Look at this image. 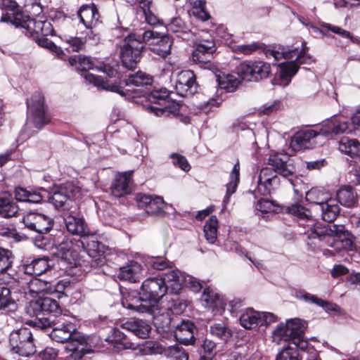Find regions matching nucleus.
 Listing matches in <instances>:
<instances>
[{
  "mask_svg": "<svg viewBox=\"0 0 360 360\" xmlns=\"http://www.w3.org/2000/svg\"><path fill=\"white\" fill-rule=\"evenodd\" d=\"M27 313L32 316H38L41 313L60 314V307L56 300L45 297L32 300L26 307Z\"/></svg>",
  "mask_w": 360,
  "mask_h": 360,
  "instance_id": "dca6fc26",
  "label": "nucleus"
},
{
  "mask_svg": "<svg viewBox=\"0 0 360 360\" xmlns=\"http://www.w3.org/2000/svg\"><path fill=\"white\" fill-rule=\"evenodd\" d=\"M253 80L257 81L269 76L271 72L270 64L262 61L252 62Z\"/></svg>",
  "mask_w": 360,
  "mask_h": 360,
  "instance_id": "3c124183",
  "label": "nucleus"
},
{
  "mask_svg": "<svg viewBox=\"0 0 360 360\" xmlns=\"http://www.w3.org/2000/svg\"><path fill=\"white\" fill-rule=\"evenodd\" d=\"M64 316H60L59 319H56L55 315L49 314L47 317H41L37 321L34 322V325L38 327L46 328L49 327L65 329L69 325H74L70 322H68L64 320Z\"/></svg>",
  "mask_w": 360,
  "mask_h": 360,
  "instance_id": "72a5a7b5",
  "label": "nucleus"
},
{
  "mask_svg": "<svg viewBox=\"0 0 360 360\" xmlns=\"http://www.w3.org/2000/svg\"><path fill=\"white\" fill-rule=\"evenodd\" d=\"M69 63L71 65H76L77 70L82 71L93 70L95 67L94 61L90 58L80 55L70 57Z\"/></svg>",
  "mask_w": 360,
  "mask_h": 360,
  "instance_id": "09e8293b",
  "label": "nucleus"
},
{
  "mask_svg": "<svg viewBox=\"0 0 360 360\" xmlns=\"http://www.w3.org/2000/svg\"><path fill=\"white\" fill-rule=\"evenodd\" d=\"M80 22L88 29L96 26L98 22L100 15L94 4H84L77 11Z\"/></svg>",
  "mask_w": 360,
  "mask_h": 360,
  "instance_id": "393cba45",
  "label": "nucleus"
},
{
  "mask_svg": "<svg viewBox=\"0 0 360 360\" xmlns=\"http://www.w3.org/2000/svg\"><path fill=\"white\" fill-rule=\"evenodd\" d=\"M143 271L141 264L135 261H130L120 268L118 278L130 283H137L143 278Z\"/></svg>",
  "mask_w": 360,
  "mask_h": 360,
  "instance_id": "412c9836",
  "label": "nucleus"
},
{
  "mask_svg": "<svg viewBox=\"0 0 360 360\" xmlns=\"http://www.w3.org/2000/svg\"><path fill=\"white\" fill-rule=\"evenodd\" d=\"M336 198L340 205L347 207L354 206L356 201V195L350 186L340 187L337 191Z\"/></svg>",
  "mask_w": 360,
  "mask_h": 360,
  "instance_id": "f704fd0d",
  "label": "nucleus"
},
{
  "mask_svg": "<svg viewBox=\"0 0 360 360\" xmlns=\"http://www.w3.org/2000/svg\"><path fill=\"white\" fill-rule=\"evenodd\" d=\"M166 27L167 31L176 34L179 37L184 40H188L193 36L188 26L180 17L171 19Z\"/></svg>",
  "mask_w": 360,
  "mask_h": 360,
  "instance_id": "c85d7f7f",
  "label": "nucleus"
},
{
  "mask_svg": "<svg viewBox=\"0 0 360 360\" xmlns=\"http://www.w3.org/2000/svg\"><path fill=\"white\" fill-rule=\"evenodd\" d=\"M18 295L6 287L0 288V311L5 313L15 311L18 309Z\"/></svg>",
  "mask_w": 360,
  "mask_h": 360,
  "instance_id": "bb28decb",
  "label": "nucleus"
},
{
  "mask_svg": "<svg viewBox=\"0 0 360 360\" xmlns=\"http://www.w3.org/2000/svg\"><path fill=\"white\" fill-rule=\"evenodd\" d=\"M149 264L152 268L159 271H162L167 268H169L172 264L169 260L162 257L153 258L149 262Z\"/></svg>",
  "mask_w": 360,
  "mask_h": 360,
  "instance_id": "0e129e2a",
  "label": "nucleus"
},
{
  "mask_svg": "<svg viewBox=\"0 0 360 360\" xmlns=\"http://www.w3.org/2000/svg\"><path fill=\"white\" fill-rule=\"evenodd\" d=\"M6 5L5 13H3L1 22H10L16 27L25 30V34L32 38L39 46L46 48L57 55L63 53V50L57 46L46 37L52 35L53 30L48 21L35 20L19 11L15 1H8Z\"/></svg>",
  "mask_w": 360,
  "mask_h": 360,
  "instance_id": "f03ea898",
  "label": "nucleus"
},
{
  "mask_svg": "<svg viewBox=\"0 0 360 360\" xmlns=\"http://www.w3.org/2000/svg\"><path fill=\"white\" fill-rule=\"evenodd\" d=\"M163 355L167 358L174 360H188V354L178 345L166 347L165 346Z\"/></svg>",
  "mask_w": 360,
  "mask_h": 360,
  "instance_id": "8fccbe9b",
  "label": "nucleus"
},
{
  "mask_svg": "<svg viewBox=\"0 0 360 360\" xmlns=\"http://www.w3.org/2000/svg\"><path fill=\"white\" fill-rule=\"evenodd\" d=\"M286 212L292 215L296 216L303 220H311V212L300 204L295 203L288 205L285 208Z\"/></svg>",
  "mask_w": 360,
  "mask_h": 360,
  "instance_id": "603ef678",
  "label": "nucleus"
},
{
  "mask_svg": "<svg viewBox=\"0 0 360 360\" xmlns=\"http://www.w3.org/2000/svg\"><path fill=\"white\" fill-rule=\"evenodd\" d=\"M195 330L196 328L192 321L182 320L175 327L174 337L181 344L185 345H193L195 341L194 337Z\"/></svg>",
  "mask_w": 360,
  "mask_h": 360,
  "instance_id": "6ab92c4d",
  "label": "nucleus"
},
{
  "mask_svg": "<svg viewBox=\"0 0 360 360\" xmlns=\"http://www.w3.org/2000/svg\"><path fill=\"white\" fill-rule=\"evenodd\" d=\"M260 49H262V44L258 42H252L251 44L236 46L234 50L245 55H250Z\"/></svg>",
  "mask_w": 360,
  "mask_h": 360,
  "instance_id": "052dcab7",
  "label": "nucleus"
},
{
  "mask_svg": "<svg viewBox=\"0 0 360 360\" xmlns=\"http://www.w3.org/2000/svg\"><path fill=\"white\" fill-rule=\"evenodd\" d=\"M19 210L18 206L10 195L3 193L0 195V216L4 218L15 217Z\"/></svg>",
  "mask_w": 360,
  "mask_h": 360,
  "instance_id": "7c9ffc66",
  "label": "nucleus"
},
{
  "mask_svg": "<svg viewBox=\"0 0 360 360\" xmlns=\"http://www.w3.org/2000/svg\"><path fill=\"white\" fill-rule=\"evenodd\" d=\"M319 136V129L299 131L292 136L290 146L294 151L312 148L316 144L315 139Z\"/></svg>",
  "mask_w": 360,
  "mask_h": 360,
  "instance_id": "f3484780",
  "label": "nucleus"
},
{
  "mask_svg": "<svg viewBox=\"0 0 360 360\" xmlns=\"http://www.w3.org/2000/svg\"><path fill=\"white\" fill-rule=\"evenodd\" d=\"M75 330V325H69L65 329L53 328L49 336L57 342L69 340L65 347V350L72 359L78 360L85 354L89 353L90 350L86 349V344L84 337L72 338V333Z\"/></svg>",
  "mask_w": 360,
  "mask_h": 360,
  "instance_id": "423d86ee",
  "label": "nucleus"
},
{
  "mask_svg": "<svg viewBox=\"0 0 360 360\" xmlns=\"http://www.w3.org/2000/svg\"><path fill=\"white\" fill-rule=\"evenodd\" d=\"M65 42L72 51H79L84 49L85 41L77 37H69L65 39Z\"/></svg>",
  "mask_w": 360,
  "mask_h": 360,
  "instance_id": "338daca9",
  "label": "nucleus"
},
{
  "mask_svg": "<svg viewBox=\"0 0 360 360\" xmlns=\"http://www.w3.org/2000/svg\"><path fill=\"white\" fill-rule=\"evenodd\" d=\"M292 56L295 60L292 59L289 62L281 63L278 65L279 77L285 82V84H288L296 74L299 64H309L313 61L310 56L307 55L304 52H299L298 50L297 54H292Z\"/></svg>",
  "mask_w": 360,
  "mask_h": 360,
  "instance_id": "ddd939ff",
  "label": "nucleus"
},
{
  "mask_svg": "<svg viewBox=\"0 0 360 360\" xmlns=\"http://www.w3.org/2000/svg\"><path fill=\"white\" fill-rule=\"evenodd\" d=\"M209 331L212 336L224 342L228 341L232 336L231 329L224 322L212 323Z\"/></svg>",
  "mask_w": 360,
  "mask_h": 360,
  "instance_id": "79ce46f5",
  "label": "nucleus"
},
{
  "mask_svg": "<svg viewBox=\"0 0 360 360\" xmlns=\"http://www.w3.org/2000/svg\"><path fill=\"white\" fill-rule=\"evenodd\" d=\"M297 49L290 50L288 51H279L276 50H268L266 53V56H272L276 60H278L281 58H283L287 60H292L293 59L292 54H297Z\"/></svg>",
  "mask_w": 360,
  "mask_h": 360,
  "instance_id": "bf43d9fd",
  "label": "nucleus"
},
{
  "mask_svg": "<svg viewBox=\"0 0 360 360\" xmlns=\"http://www.w3.org/2000/svg\"><path fill=\"white\" fill-rule=\"evenodd\" d=\"M12 252L0 247V272L9 269L12 265Z\"/></svg>",
  "mask_w": 360,
  "mask_h": 360,
  "instance_id": "4d7b16f0",
  "label": "nucleus"
},
{
  "mask_svg": "<svg viewBox=\"0 0 360 360\" xmlns=\"http://www.w3.org/2000/svg\"><path fill=\"white\" fill-rule=\"evenodd\" d=\"M272 338L273 341L278 345L281 344L282 341L289 342L290 344H292V339L287 323H281L276 326V329L273 331Z\"/></svg>",
  "mask_w": 360,
  "mask_h": 360,
  "instance_id": "de8ad7c7",
  "label": "nucleus"
},
{
  "mask_svg": "<svg viewBox=\"0 0 360 360\" xmlns=\"http://www.w3.org/2000/svg\"><path fill=\"white\" fill-rule=\"evenodd\" d=\"M184 275L178 269H170L164 274L162 279L167 284V290L169 289L172 293L177 294L182 287Z\"/></svg>",
  "mask_w": 360,
  "mask_h": 360,
  "instance_id": "c756f323",
  "label": "nucleus"
},
{
  "mask_svg": "<svg viewBox=\"0 0 360 360\" xmlns=\"http://www.w3.org/2000/svg\"><path fill=\"white\" fill-rule=\"evenodd\" d=\"M236 70L241 80L253 81L252 61L240 63Z\"/></svg>",
  "mask_w": 360,
  "mask_h": 360,
  "instance_id": "5fc2aeb1",
  "label": "nucleus"
},
{
  "mask_svg": "<svg viewBox=\"0 0 360 360\" xmlns=\"http://www.w3.org/2000/svg\"><path fill=\"white\" fill-rule=\"evenodd\" d=\"M151 198V195L139 193L136 194L134 199L136 202L137 206L139 208L145 210L146 211V208H148V205L150 202Z\"/></svg>",
  "mask_w": 360,
  "mask_h": 360,
  "instance_id": "774afa93",
  "label": "nucleus"
},
{
  "mask_svg": "<svg viewBox=\"0 0 360 360\" xmlns=\"http://www.w3.org/2000/svg\"><path fill=\"white\" fill-rule=\"evenodd\" d=\"M85 79L89 83L94 84L96 86L105 90L117 92L129 98L130 93L136 94L138 96H141V91L139 89H134L133 86L139 87L150 85L153 83V78L143 72H138L134 75H129L125 80L126 86L128 88L124 91L121 90L120 86L115 84H110L108 81L104 80L98 76H95L91 73L84 75Z\"/></svg>",
  "mask_w": 360,
  "mask_h": 360,
  "instance_id": "39448f33",
  "label": "nucleus"
},
{
  "mask_svg": "<svg viewBox=\"0 0 360 360\" xmlns=\"http://www.w3.org/2000/svg\"><path fill=\"white\" fill-rule=\"evenodd\" d=\"M330 199L329 194L323 189L313 188L306 193V200L320 207Z\"/></svg>",
  "mask_w": 360,
  "mask_h": 360,
  "instance_id": "c03bdc74",
  "label": "nucleus"
},
{
  "mask_svg": "<svg viewBox=\"0 0 360 360\" xmlns=\"http://www.w3.org/2000/svg\"><path fill=\"white\" fill-rule=\"evenodd\" d=\"M216 51L214 42L210 39L201 40L192 53V60L200 67L212 70L214 72L217 68L210 63L213 53Z\"/></svg>",
  "mask_w": 360,
  "mask_h": 360,
  "instance_id": "f8f14e48",
  "label": "nucleus"
},
{
  "mask_svg": "<svg viewBox=\"0 0 360 360\" xmlns=\"http://www.w3.org/2000/svg\"><path fill=\"white\" fill-rule=\"evenodd\" d=\"M200 301L202 304L206 308H222L225 304L221 295H219L214 289L210 287L205 288L201 295Z\"/></svg>",
  "mask_w": 360,
  "mask_h": 360,
  "instance_id": "cd10ccee",
  "label": "nucleus"
},
{
  "mask_svg": "<svg viewBox=\"0 0 360 360\" xmlns=\"http://www.w3.org/2000/svg\"><path fill=\"white\" fill-rule=\"evenodd\" d=\"M323 220L328 222L333 221L340 213V208L335 199L330 198L321 207Z\"/></svg>",
  "mask_w": 360,
  "mask_h": 360,
  "instance_id": "ea45409f",
  "label": "nucleus"
},
{
  "mask_svg": "<svg viewBox=\"0 0 360 360\" xmlns=\"http://www.w3.org/2000/svg\"><path fill=\"white\" fill-rule=\"evenodd\" d=\"M120 327L142 339L147 338L151 330L150 324L146 321L139 319H129L122 323Z\"/></svg>",
  "mask_w": 360,
  "mask_h": 360,
  "instance_id": "5701e85b",
  "label": "nucleus"
},
{
  "mask_svg": "<svg viewBox=\"0 0 360 360\" xmlns=\"http://www.w3.org/2000/svg\"><path fill=\"white\" fill-rule=\"evenodd\" d=\"M298 347L288 345L277 354L275 360H300L297 350Z\"/></svg>",
  "mask_w": 360,
  "mask_h": 360,
  "instance_id": "6e6d98bb",
  "label": "nucleus"
},
{
  "mask_svg": "<svg viewBox=\"0 0 360 360\" xmlns=\"http://www.w3.org/2000/svg\"><path fill=\"white\" fill-rule=\"evenodd\" d=\"M50 268L46 258H38L31 263L24 265L23 269L26 274L39 276L45 273Z\"/></svg>",
  "mask_w": 360,
  "mask_h": 360,
  "instance_id": "4c0bfd02",
  "label": "nucleus"
},
{
  "mask_svg": "<svg viewBox=\"0 0 360 360\" xmlns=\"http://www.w3.org/2000/svg\"><path fill=\"white\" fill-rule=\"evenodd\" d=\"M48 283L41 280L34 278L27 284L28 292L31 296H38L40 293H51L52 288L51 286L47 287Z\"/></svg>",
  "mask_w": 360,
  "mask_h": 360,
  "instance_id": "49530a36",
  "label": "nucleus"
},
{
  "mask_svg": "<svg viewBox=\"0 0 360 360\" xmlns=\"http://www.w3.org/2000/svg\"><path fill=\"white\" fill-rule=\"evenodd\" d=\"M174 89L181 96H193L198 90L195 75L191 70H183L178 73L175 79Z\"/></svg>",
  "mask_w": 360,
  "mask_h": 360,
  "instance_id": "2eb2a0df",
  "label": "nucleus"
},
{
  "mask_svg": "<svg viewBox=\"0 0 360 360\" xmlns=\"http://www.w3.org/2000/svg\"><path fill=\"white\" fill-rule=\"evenodd\" d=\"M114 347L117 349H132L135 347V343L129 340L127 335L118 328H113L111 330V335L109 336Z\"/></svg>",
  "mask_w": 360,
  "mask_h": 360,
  "instance_id": "e433bc0d",
  "label": "nucleus"
},
{
  "mask_svg": "<svg viewBox=\"0 0 360 360\" xmlns=\"http://www.w3.org/2000/svg\"><path fill=\"white\" fill-rule=\"evenodd\" d=\"M218 220L216 216H212L204 225L205 237L208 243L213 244L217 238Z\"/></svg>",
  "mask_w": 360,
  "mask_h": 360,
  "instance_id": "a18cd8bd",
  "label": "nucleus"
},
{
  "mask_svg": "<svg viewBox=\"0 0 360 360\" xmlns=\"http://www.w3.org/2000/svg\"><path fill=\"white\" fill-rule=\"evenodd\" d=\"M78 191V188L71 184H66L56 189L53 193L49 194V201L56 207H60L73 198Z\"/></svg>",
  "mask_w": 360,
  "mask_h": 360,
  "instance_id": "a211bd4d",
  "label": "nucleus"
},
{
  "mask_svg": "<svg viewBox=\"0 0 360 360\" xmlns=\"http://www.w3.org/2000/svg\"><path fill=\"white\" fill-rule=\"evenodd\" d=\"M132 350H138L141 355L162 354L165 346L158 342L148 340L142 344L136 345Z\"/></svg>",
  "mask_w": 360,
  "mask_h": 360,
  "instance_id": "58836bf2",
  "label": "nucleus"
},
{
  "mask_svg": "<svg viewBox=\"0 0 360 360\" xmlns=\"http://www.w3.org/2000/svg\"><path fill=\"white\" fill-rule=\"evenodd\" d=\"M296 297L300 300L305 301L306 302L315 304L316 305L322 303V299L319 298L318 297L314 295L308 293L304 290L297 291L296 292Z\"/></svg>",
  "mask_w": 360,
  "mask_h": 360,
  "instance_id": "69168bd1",
  "label": "nucleus"
},
{
  "mask_svg": "<svg viewBox=\"0 0 360 360\" xmlns=\"http://www.w3.org/2000/svg\"><path fill=\"white\" fill-rule=\"evenodd\" d=\"M63 224L69 233L84 238V240L78 241L79 243L78 247H81L89 257L94 259V262L97 265H102L104 261L99 251L100 243L94 240L89 242L85 241V238L89 236L91 232L84 219L70 214H64Z\"/></svg>",
  "mask_w": 360,
  "mask_h": 360,
  "instance_id": "20e7f679",
  "label": "nucleus"
},
{
  "mask_svg": "<svg viewBox=\"0 0 360 360\" xmlns=\"http://www.w3.org/2000/svg\"><path fill=\"white\" fill-rule=\"evenodd\" d=\"M122 304L124 308L140 314H153L155 310L150 300L143 295L139 297L125 299L122 302Z\"/></svg>",
  "mask_w": 360,
  "mask_h": 360,
  "instance_id": "a878e982",
  "label": "nucleus"
},
{
  "mask_svg": "<svg viewBox=\"0 0 360 360\" xmlns=\"http://www.w3.org/2000/svg\"><path fill=\"white\" fill-rule=\"evenodd\" d=\"M131 181L132 172L118 173L110 186L112 194L117 198H120L129 193Z\"/></svg>",
  "mask_w": 360,
  "mask_h": 360,
  "instance_id": "aec40b11",
  "label": "nucleus"
},
{
  "mask_svg": "<svg viewBox=\"0 0 360 360\" xmlns=\"http://www.w3.org/2000/svg\"><path fill=\"white\" fill-rule=\"evenodd\" d=\"M15 198L19 202L38 204L42 201L43 195L40 193L27 190L22 187L15 188L14 191Z\"/></svg>",
  "mask_w": 360,
  "mask_h": 360,
  "instance_id": "473e14b6",
  "label": "nucleus"
},
{
  "mask_svg": "<svg viewBox=\"0 0 360 360\" xmlns=\"http://www.w3.org/2000/svg\"><path fill=\"white\" fill-rule=\"evenodd\" d=\"M200 360H211L216 354V344L212 340L205 339L200 347Z\"/></svg>",
  "mask_w": 360,
  "mask_h": 360,
  "instance_id": "864d4df0",
  "label": "nucleus"
},
{
  "mask_svg": "<svg viewBox=\"0 0 360 360\" xmlns=\"http://www.w3.org/2000/svg\"><path fill=\"white\" fill-rule=\"evenodd\" d=\"M170 158L174 165L179 167L184 172L190 170L191 166L185 157L179 154L172 153Z\"/></svg>",
  "mask_w": 360,
  "mask_h": 360,
  "instance_id": "e2e57ef3",
  "label": "nucleus"
},
{
  "mask_svg": "<svg viewBox=\"0 0 360 360\" xmlns=\"http://www.w3.org/2000/svg\"><path fill=\"white\" fill-rule=\"evenodd\" d=\"M11 350L20 356H29L36 352L32 333L30 328H21L10 334Z\"/></svg>",
  "mask_w": 360,
  "mask_h": 360,
  "instance_id": "1a4fd4ad",
  "label": "nucleus"
},
{
  "mask_svg": "<svg viewBox=\"0 0 360 360\" xmlns=\"http://www.w3.org/2000/svg\"><path fill=\"white\" fill-rule=\"evenodd\" d=\"M339 150L351 158H360V142L356 139L342 137L339 142Z\"/></svg>",
  "mask_w": 360,
  "mask_h": 360,
  "instance_id": "c9c22d12",
  "label": "nucleus"
},
{
  "mask_svg": "<svg viewBox=\"0 0 360 360\" xmlns=\"http://www.w3.org/2000/svg\"><path fill=\"white\" fill-rule=\"evenodd\" d=\"M28 119L37 129H41L49 122V117L46 113L44 105V96L41 92H35L27 101Z\"/></svg>",
  "mask_w": 360,
  "mask_h": 360,
  "instance_id": "9d476101",
  "label": "nucleus"
},
{
  "mask_svg": "<svg viewBox=\"0 0 360 360\" xmlns=\"http://www.w3.org/2000/svg\"><path fill=\"white\" fill-rule=\"evenodd\" d=\"M167 290V284L162 278H148L142 283L139 294L150 300L155 309L158 302L165 295Z\"/></svg>",
  "mask_w": 360,
  "mask_h": 360,
  "instance_id": "9b49d317",
  "label": "nucleus"
},
{
  "mask_svg": "<svg viewBox=\"0 0 360 360\" xmlns=\"http://www.w3.org/2000/svg\"><path fill=\"white\" fill-rule=\"evenodd\" d=\"M268 164L271 168L264 167L260 170L257 187V191L264 196L270 195L278 186L280 181L276 174L283 177H289L295 172V167L290 162V159L285 154L271 155Z\"/></svg>",
  "mask_w": 360,
  "mask_h": 360,
  "instance_id": "7ed1b4c3",
  "label": "nucleus"
},
{
  "mask_svg": "<svg viewBox=\"0 0 360 360\" xmlns=\"http://www.w3.org/2000/svg\"><path fill=\"white\" fill-rule=\"evenodd\" d=\"M168 207L172 208V205L165 202L162 197L152 195L146 212L150 214L160 215L165 213V210H167Z\"/></svg>",
  "mask_w": 360,
  "mask_h": 360,
  "instance_id": "a19ab883",
  "label": "nucleus"
},
{
  "mask_svg": "<svg viewBox=\"0 0 360 360\" xmlns=\"http://www.w3.org/2000/svg\"><path fill=\"white\" fill-rule=\"evenodd\" d=\"M328 236L335 237L338 240L336 248H342L346 251H354L356 248L355 236L342 224H331L323 226H314L309 235L310 238H321Z\"/></svg>",
  "mask_w": 360,
  "mask_h": 360,
  "instance_id": "6e6552de",
  "label": "nucleus"
},
{
  "mask_svg": "<svg viewBox=\"0 0 360 360\" xmlns=\"http://www.w3.org/2000/svg\"><path fill=\"white\" fill-rule=\"evenodd\" d=\"M152 40L150 51L161 58H166L171 53L172 41L167 34H160L152 30L143 34L130 33L122 41L120 56L122 65L128 69L136 68L141 58L144 43Z\"/></svg>",
  "mask_w": 360,
  "mask_h": 360,
  "instance_id": "f257e3e1",
  "label": "nucleus"
},
{
  "mask_svg": "<svg viewBox=\"0 0 360 360\" xmlns=\"http://www.w3.org/2000/svg\"><path fill=\"white\" fill-rule=\"evenodd\" d=\"M321 26L333 32V33L340 35L343 38L349 39L350 41H352L353 42H356L358 41V39H356L355 37H354L349 32H348L345 30H343L340 27L335 26V25H333L328 24V23H323L321 25Z\"/></svg>",
  "mask_w": 360,
  "mask_h": 360,
  "instance_id": "13d9d810",
  "label": "nucleus"
},
{
  "mask_svg": "<svg viewBox=\"0 0 360 360\" xmlns=\"http://www.w3.org/2000/svg\"><path fill=\"white\" fill-rule=\"evenodd\" d=\"M148 100L150 104L146 106V109L156 116L172 117L179 113V103L169 98V91L165 88L152 91Z\"/></svg>",
  "mask_w": 360,
  "mask_h": 360,
  "instance_id": "0eeeda50",
  "label": "nucleus"
},
{
  "mask_svg": "<svg viewBox=\"0 0 360 360\" xmlns=\"http://www.w3.org/2000/svg\"><path fill=\"white\" fill-rule=\"evenodd\" d=\"M260 312L251 308H248L241 311L240 323L246 329H253L259 326Z\"/></svg>",
  "mask_w": 360,
  "mask_h": 360,
  "instance_id": "2f4dec72",
  "label": "nucleus"
},
{
  "mask_svg": "<svg viewBox=\"0 0 360 360\" xmlns=\"http://www.w3.org/2000/svg\"><path fill=\"white\" fill-rule=\"evenodd\" d=\"M22 223L27 229L39 234L47 233L53 225V221L50 217L37 212L25 214Z\"/></svg>",
  "mask_w": 360,
  "mask_h": 360,
  "instance_id": "4468645a",
  "label": "nucleus"
},
{
  "mask_svg": "<svg viewBox=\"0 0 360 360\" xmlns=\"http://www.w3.org/2000/svg\"><path fill=\"white\" fill-rule=\"evenodd\" d=\"M348 128V124L344 120L333 117L323 122L319 128L321 136H330L344 133Z\"/></svg>",
  "mask_w": 360,
  "mask_h": 360,
  "instance_id": "4be33fe9",
  "label": "nucleus"
},
{
  "mask_svg": "<svg viewBox=\"0 0 360 360\" xmlns=\"http://www.w3.org/2000/svg\"><path fill=\"white\" fill-rule=\"evenodd\" d=\"M240 165L237 162L232 169L230 174V181L226 185V193L224 199V203H228L230 196L236 192V188L239 183Z\"/></svg>",
  "mask_w": 360,
  "mask_h": 360,
  "instance_id": "37998d69",
  "label": "nucleus"
},
{
  "mask_svg": "<svg viewBox=\"0 0 360 360\" xmlns=\"http://www.w3.org/2000/svg\"><path fill=\"white\" fill-rule=\"evenodd\" d=\"M287 324L292 339V345L302 349H304L307 345V341L302 338L305 329L304 323L300 319H293L288 321Z\"/></svg>",
  "mask_w": 360,
  "mask_h": 360,
  "instance_id": "b1692460",
  "label": "nucleus"
},
{
  "mask_svg": "<svg viewBox=\"0 0 360 360\" xmlns=\"http://www.w3.org/2000/svg\"><path fill=\"white\" fill-rule=\"evenodd\" d=\"M183 280L182 285H185L194 292H198L202 288L200 281L190 275L184 274Z\"/></svg>",
  "mask_w": 360,
  "mask_h": 360,
  "instance_id": "680f3d73",
  "label": "nucleus"
}]
</instances>
